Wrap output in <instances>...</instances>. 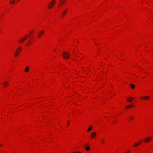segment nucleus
Masks as SVG:
<instances>
[{
	"label": "nucleus",
	"instance_id": "obj_1",
	"mask_svg": "<svg viewBox=\"0 0 153 153\" xmlns=\"http://www.w3.org/2000/svg\"><path fill=\"white\" fill-rule=\"evenodd\" d=\"M63 56L64 59H68L70 57L69 54L68 52H63Z\"/></svg>",
	"mask_w": 153,
	"mask_h": 153
},
{
	"label": "nucleus",
	"instance_id": "obj_2",
	"mask_svg": "<svg viewBox=\"0 0 153 153\" xmlns=\"http://www.w3.org/2000/svg\"><path fill=\"white\" fill-rule=\"evenodd\" d=\"M21 49L22 48L20 47H19L18 48L15 52V56L17 57L18 56V55L19 54V53L21 50Z\"/></svg>",
	"mask_w": 153,
	"mask_h": 153
},
{
	"label": "nucleus",
	"instance_id": "obj_3",
	"mask_svg": "<svg viewBox=\"0 0 153 153\" xmlns=\"http://www.w3.org/2000/svg\"><path fill=\"white\" fill-rule=\"evenodd\" d=\"M55 1H52L51 2V3L49 4L48 6V8L49 9H51L52 8L53 6L55 4Z\"/></svg>",
	"mask_w": 153,
	"mask_h": 153
},
{
	"label": "nucleus",
	"instance_id": "obj_4",
	"mask_svg": "<svg viewBox=\"0 0 153 153\" xmlns=\"http://www.w3.org/2000/svg\"><path fill=\"white\" fill-rule=\"evenodd\" d=\"M45 33V31L44 30H41L39 31L38 33V36L39 37H40Z\"/></svg>",
	"mask_w": 153,
	"mask_h": 153
},
{
	"label": "nucleus",
	"instance_id": "obj_5",
	"mask_svg": "<svg viewBox=\"0 0 153 153\" xmlns=\"http://www.w3.org/2000/svg\"><path fill=\"white\" fill-rule=\"evenodd\" d=\"M152 139V137H149L146 138L144 140V141L146 142H148L149 141L151 140Z\"/></svg>",
	"mask_w": 153,
	"mask_h": 153
},
{
	"label": "nucleus",
	"instance_id": "obj_6",
	"mask_svg": "<svg viewBox=\"0 0 153 153\" xmlns=\"http://www.w3.org/2000/svg\"><path fill=\"white\" fill-rule=\"evenodd\" d=\"M96 133L95 132H94L91 134V138H93L96 135Z\"/></svg>",
	"mask_w": 153,
	"mask_h": 153
},
{
	"label": "nucleus",
	"instance_id": "obj_7",
	"mask_svg": "<svg viewBox=\"0 0 153 153\" xmlns=\"http://www.w3.org/2000/svg\"><path fill=\"white\" fill-rule=\"evenodd\" d=\"M149 98V96H144L143 97L141 98V100H146Z\"/></svg>",
	"mask_w": 153,
	"mask_h": 153
},
{
	"label": "nucleus",
	"instance_id": "obj_8",
	"mask_svg": "<svg viewBox=\"0 0 153 153\" xmlns=\"http://www.w3.org/2000/svg\"><path fill=\"white\" fill-rule=\"evenodd\" d=\"M27 38V37H25L24 39H21L19 41V42H23Z\"/></svg>",
	"mask_w": 153,
	"mask_h": 153
},
{
	"label": "nucleus",
	"instance_id": "obj_9",
	"mask_svg": "<svg viewBox=\"0 0 153 153\" xmlns=\"http://www.w3.org/2000/svg\"><path fill=\"white\" fill-rule=\"evenodd\" d=\"M141 143V142H140L139 143H135L134 145V147H136V146H138Z\"/></svg>",
	"mask_w": 153,
	"mask_h": 153
},
{
	"label": "nucleus",
	"instance_id": "obj_10",
	"mask_svg": "<svg viewBox=\"0 0 153 153\" xmlns=\"http://www.w3.org/2000/svg\"><path fill=\"white\" fill-rule=\"evenodd\" d=\"M93 128V127L92 126H89V128L87 130L88 131H90Z\"/></svg>",
	"mask_w": 153,
	"mask_h": 153
},
{
	"label": "nucleus",
	"instance_id": "obj_11",
	"mask_svg": "<svg viewBox=\"0 0 153 153\" xmlns=\"http://www.w3.org/2000/svg\"><path fill=\"white\" fill-rule=\"evenodd\" d=\"M29 70V67H26L25 68V71L26 72H28Z\"/></svg>",
	"mask_w": 153,
	"mask_h": 153
},
{
	"label": "nucleus",
	"instance_id": "obj_12",
	"mask_svg": "<svg viewBox=\"0 0 153 153\" xmlns=\"http://www.w3.org/2000/svg\"><path fill=\"white\" fill-rule=\"evenodd\" d=\"M3 84L4 85V86H7L8 85V83L6 81L4 82Z\"/></svg>",
	"mask_w": 153,
	"mask_h": 153
},
{
	"label": "nucleus",
	"instance_id": "obj_13",
	"mask_svg": "<svg viewBox=\"0 0 153 153\" xmlns=\"http://www.w3.org/2000/svg\"><path fill=\"white\" fill-rule=\"evenodd\" d=\"M130 86L132 89H134L135 88V85L133 84H131Z\"/></svg>",
	"mask_w": 153,
	"mask_h": 153
},
{
	"label": "nucleus",
	"instance_id": "obj_14",
	"mask_svg": "<svg viewBox=\"0 0 153 153\" xmlns=\"http://www.w3.org/2000/svg\"><path fill=\"white\" fill-rule=\"evenodd\" d=\"M86 150L87 151H89L90 149V147L89 146H87L86 147Z\"/></svg>",
	"mask_w": 153,
	"mask_h": 153
},
{
	"label": "nucleus",
	"instance_id": "obj_15",
	"mask_svg": "<svg viewBox=\"0 0 153 153\" xmlns=\"http://www.w3.org/2000/svg\"><path fill=\"white\" fill-rule=\"evenodd\" d=\"M61 1L62 2V3H60L59 5H62L64 3H65V1L62 0H61Z\"/></svg>",
	"mask_w": 153,
	"mask_h": 153
},
{
	"label": "nucleus",
	"instance_id": "obj_16",
	"mask_svg": "<svg viewBox=\"0 0 153 153\" xmlns=\"http://www.w3.org/2000/svg\"><path fill=\"white\" fill-rule=\"evenodd\" d=\"M15 2V0H12L10 1V2L11 4H13Z\"/></svg>",
	"mask_w": 153,
	"mask_h": 153
},
{
	"label": "nucleus",
	"instance_id": "obj_17",
	"mask_svg": "<svg viewBox=\"0 0 153 153\" xmlns=\"http://www.w3.org/2000/svg\"><path fill=\"white\" fill-rule=\"evenodd\" d=\"M127 101L128 102H131V100L130 98L128 99V97L127 99Z\"/></svg>",
	"mask_w": 153,
	"mask_h": 153
},
{
	"label": "nucleus",
	"instance_id": "obj_18",
	"mask_svg": "<svg viewBox=\"0 0 153 153\" xmlns=\"http://www.w3.org/2000/svg\"><path fill=\"white\" fill-rule=\"evenodd\" d=\"M66 11H67V9H66L64 11V12H63L62 13V14H63V15H65V14Z\"/></svg>",
	"mask_w": 153,
	"mask_h": 153
},
{
	"label": "nucleus",
	"instance_id": "obj_19",
	"mask_svg": "<svg viewBox=\"0 0 153 153\" xmlns=\"http://www.w3.org/2000/svg\"><path fill=\"white\" fill-rule=\"evenodd\" d=\"M129 98H130V99H131V100H133L134 99V98L133 97H128V99H129Z\"/></svg>",
	"mask_w": 153,
	"mask_h": 153
},
{
	"label": "nucleus",
	"instance_id": "obj_20",
	"mask_svg": "<svg viewBox=\"0 0 153 153\" xmlns=\"http://www.w3.org/2000/svg\"><path fill=\"white\" fill-rule=\"evenodd\" d=\"M133 119V117H129V119H130V120H132V119Z\"/></svg>",
	"mask_w": 153,
	"mask_h": 153
},
{
	"label": "nucleus",
	"instance_id": "obj_21",
	"mask_svg": "<svg viewBox=\"0 0 153 153\" xmlns=\"http://www.w3.org/2000/svg\"><path fill=\"white\" fill-rule=\"evenodd\" d=\"M130 107H129V106L128 105V106H127L126 107V109H128V108H129Z\"/></svg>",
	"mask_w": 153,
	"mask_h": 153
},
{
	"label": "nucleus",
	"instance_id": "obj_22",
	"mask_svg": "<svg viewBox=\"0 0 153 153\" xmlns=\"http://www.w3.org/2000/svg\"><path fill=\"white\" fill-rule=\"evenodd\" d=\"M101 142L102 143H103L104 142V140H101Z\"/></svg>",
	"mask_w": 153,
	"mask_h": 153
},
{
	"label": "nucleus",
	"instance_id": "obj_23",
	"mask_svg": "<svg viewBox=\"0 0 153 153\" xmlns=\"http://www.w3.org/2000/svg\"><path fill=\"white\" fill-rule=\"evenodd\" d=\"M128 106H129V107L130 108L132 107V105H128Z\"/></svg>",
	"mask_w": 153,
	"mask_h": 153
},
{
	"label": "nucleus",
	"instance_id": "obj_24",
	"mask_svg": "<svg viewBox=\"0 0 153 153\" xmlns=\"http://www.w3.org/2000/svg\"><path fill=\"white\" fill-rule=\"evenodd\" d=\"M68 124H69V121H68ZM68 124L67 125V126H68Z\"/></svg>",
	"mask_w": 153,
	"mask_h": 153
},
{
	"label": "nucleus",
	"instance_id": "obj_25",
	"mask_svg": "<svg viewBox=\"0 0 153 153\" xmlns=\"http://www.w3.org/2000/svg\"><path fill=\"white\" fill-rule=\"evenodd\" d=\"M76 153V152H72V153Z\"/></svg>",
	"mask_w": 153,
	"mask_h": 153
},
{
	"label": "nucleus",
	"instance_id": "obj_26",
	"mask_svg": "<svg viewBox=\"0 0 153 153\" xmlns=\"http://www.w3.org/2000/svg\"><path fill=\"white\" fill-rule=\"evenodd\" d=\"M78 153H81L80 152H79Z\"/></svg>",
	"mask_w": 153,
	"mask_h": 153
},
{
	"label": "nucleus",
	"instance_id": "obj_27",
	"mask_svg": "<svg viewBox=\"0 0 153 153\" xmlns=\"http://www.w3.org/2000/svg\"><path fill=\"white\" fill-rule=\"evenodd\" d=\"M2 146V145H1V144L0 145V146Z\"/></svg>",
	"mask_w": 153,
	"mask_h": 153
},
{
	"label": "nucleus",
	"instance_id": "obj_28",
	"mask_svg": "<svg viewBox=\"0 0 153 153\" xmlns=\"http://www.w3.org/2000/svg\"><path fill=\"white\" fill-rule=\"evenodd\" d=\"M133 106V105H132V107Z\"/></svg>",
	"mask_w": 153,
	"mask_h": 153
},
{
	"label": "nucleus",
	"instance_id": "obj_29",
	"mask_svg": "<svg viewBox=\"0 0 153 153\" xmlns=\"http://www.w3.org/2000/svg\"><path fill=\"white\" fill-rule=\"evenodd\" d=\"M20 0H18V1H19Z\"/></svg>",
	"mask_w": 153,
	"mask_h": 153
},
{
	"label": "nucleus",
	"instance_id": "obj_30",
	"mask_svg": "<svg viewBox=\"0 0 153 153\" xmlns=\"http://www.w3.org/2000/svg\"><path fill=\"white\" fill-rule=\"evenodd\" d=\"M53 1H54L55 0H53Z\"/></svg>",
	"mask_w": 153,
	"mask_h": 153
}]
</instances>
